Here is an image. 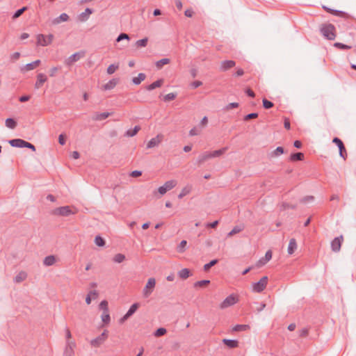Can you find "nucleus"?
<instances>
[{
	"instance_id": "obj_47",
	"label": "nucleus",
	"mask_w": 356,
	"mask_h": 356,
	"mask_svg": "<svg viewBox=\"0 0 356 356\" xmlns=\"http://www.w3.org/2000/svg\"><path fill=\"white\" fill-rule=\"evenodd\" d=\"M170 63V59L168 58H162L156 62V66L158 68H161L164 65H167Z\"/></svg>"
},
{
	"instance_id": "obj_32",
	"label": "nucleus",
	"mask_w": 356,
	"mask_h": 356,
	"mask_svg": "<svg viewBox=\"0 0 356 356\" xmlns=\"http://www.w3.org/2000/svg\"><path fill=\"white\" fill-rule=\"evenodd\" d=\"M180 278L186 280L191 276V271L188 268H183L178 273Z\"/></svg>"
},
{
	"instance_id": "obj_10",
	"label": "nucleus",
	"mask_w": 356,
	"mask_h": 356,
	"mask_svg": "<svg viewBox=\"0 0 356 356\" xmlns=\"http://www.w3.org/2000/svg\"><path fill=\"white\" fill-rule=\"evenodd\" d=\"M108 337V331L104 330L99 337L92 339L90 344L94 347H98L102 344Z\"/></svg>"
},
{
	"instance_id": "obj_56",
	"label": "nucleus",
	"mask_w": 356,
	"mask_h": 356,
	"mask_svg": "<svg viewBox=\"0 0 356 356\" xmlns=\"http://www.w3.org/2000/svg\"><path fill=\"white\" fill-rule=\"evenodd\" d=\"M186 244H187L186 241H185V240L181 241L177 247V252H184L185 250Z\"/></svg>"
},
{
	"instance_id": "obj_20",
	"label": "nucleus",
	"mask_w": 356,
	"mask_h": 356,
	"mask_svg": "<svg viewBox=\"0 0 356 356\" xmlns=\"http://www.w3.org/2000/svg\"><path fill=\"white\" fill-rule=\"evenodd\" d=\"M118 82H119V79H113L110 80L108 83L104 84L103 86V88L105 90H111L115 87V86L118 83Z\"/></svg>"
},
{
	"instance_id": "obj_50",
	"label": "nucleus",
	"mask_w": 356,
	"mask_h": 356,
	"mask_svg": "<svg viewBox=\"0 0 356 356\" xmlns=\"http://www.w3.org/2000/svg\"><path fill=\"white\" fill-rule=\"evenodd\" d=\"M167 332V330L164 327H160V328H158L155 332H154V336L156 337H162L163 336L164 334H165Z\"/></svg>"
},
{
	"instance_id": "obj_43",
	"label": "nucleus",
	"mask_w": 356,
	"mask_h": 356,
	"mask_svg": "<svg viewBox=\"0 0 356 356\" xmlns=\"http://www.w3.org/2000/svg\"><path fill=\"white\" fill-rule=\"evenodd\" d=\"M210 283L209 280H204L197 281L194 284L195 287H205Z\"/></svg>"
},
{
	"instance_id": "obj_42",
	"label": "nucleus",
	"mask_w": 356,
	"mask_h": 356,
	"mask_svg": "<svg viewBox=\"0 0 356 356\" xmlns=\"http://www.w3.org/2000/svg\"><path fill=\"white\" fill-rule=\"evenodd\" d=\"M218 263V259H213L209 263L204 264V270L207 272L210 270V268L217 264Z\"/></svg>"
},
{
	"instance_id": "obj_7",
	"label": "nucleus",
	"mask_w": 356,
	"mask_h": 356,
	"mask_svg": "<svg viewBox=\"0 0 356 356\" xmlns=\"http://www.w3.org/2000/svg\"><path fill=\"white\" fill-rule=\"evenodd\" d=\"M267 284L268 277L264 276L261 277L259 282L253 284V291L257 293H260L266 289Z\"/></svg>"
},
{
	"instance_id": "obj_59",
	"label": "nucleus",
	"mask_w": 356,
	"mask_h": 356,
	"mask_svg": "<svg viewBox=\"0 0 356 356\" xmlns=\"http://www.w3.org/2000/svg\"><path fill=\"white\" fill-rule=\"evenodd\" d=\"M218 224H219V221L218 220H215V221H213L212 222H208L206 225V227H208V228L215 229L218 225Z\"/></svg>"
},
{
	"instance_id": "obj_22",
	"label": "nucleus",
	"mask_w": 356,
	"mask_h": 356,
	"mask_svg": "<svg viewBox=\"0 0 356 356\" xmlns=\"http://www.w3.org/2000/svg\"><path fill=\"white\" fill-rule=\"evenodd\" d=\"M296 249H297L296 240L293 238H291L289 241V243L288 245V250H287L289 254H293Z\"/></svg>"
},
{
	"instance_id": "obj_19",
	"label": "nucleus",
	"mask_w": 356,
	"mask_h": 356,
	"mask_svg": "<svg viewBox=\"0 0 356 356\" xmlns=\"http://www.w3.org/2000/svg\"><path fill=\"white\" fill-rule=\"evenodd\" d=\"M209 159H211V154L209 152H206L198 156L197 163L199 165H200Z\"/></svg>"
},
{
	"instance_id": "obj_14",
	"label": "nucleus",
	"mask_w": 356,
	"mask_h": 356,
	"mask_svg": "<svg viewBox=\"0 0 356 356\" xmlns=\"http://www.w3.org/2000/svg\"><path fill=\"white\" fill-rule=\"evenodd\" d=\"M163 136L161 135H157L155 138H152L147 145V148H153L156 146H158Z\"/></svg>"
},
{
	"instance_id": "obj_3",
	"label": "nucleus",
	"mask_w": 356,
	"mask_h": 356,
	"mask_svg": "<svg viewBox=\"0 0 356 356\" xmlns=\"http://www.w3.org/2000/svg\"><path fill=\"white\" fill-rule=\"evenodd\" d=\"M76 211H72L69 206H64L56 208L51 212V214L59 216H69L72 214H75Z\"/></svg>"
},
{
	"instance_id": "obj_39",
	"label": "nucleus",
	"mask_w": 356,
	"mask_h": 356,
	"mask_svg": "<svg viewBox=\"0 0 356 356\" xmlns=\"http://www.w3.org/2000/svg\"><path fill=\"white\" fill-rule=\"evenodd\" d=\"M26 273L24 271L19 273L15 277V282L17 283L24 281L26 278Z\"/></svg>"
},
{
	"instance_id": "obj_36",
	"label": "nucleus",
	"mask_w": 356,
	"mask_h": 356,
	"mask_svg": "<svg viewBox=\"0 0 356 356\" xmlns=\"http://www.w3.org/2000/svg\"><path fill=\"white\" fill-rule=\"evenodd\" d=\"M140 304L138 302L134 303L126 314L131 317L136 312Z\"/></svg>"
},
{
	"instance_id": "obj_62",
	"label": "nucleus",
	"mask_w": 356,
	"mask_h": 356,
	"mask_svg": "<svg viewBox=\"0 0 356 356\" xmlns=\"http://www.w3.org/2000/svg\"><path fill=\"white\" fill-rule=\"evenodd\" d=\"M58 143L61 145H64L66 143L65 136L64 134H60L58 136Z\"/></svg>"
},
{
	"instance_id": "obj_44",
	"label": "nucleus",
	"mask_w": 356,
	"mask_h": 356,
	"mask_svg": "<svg viewBox=\"0 0 356 356\" xmlns=\"http://www.w3.org/2000/svg\"><path fill=\"white\" fill-rule=\"evenodd\" d=\"M95 243L99 247H103L105 245V240L100 236H97L95 237Z\"/></svg>"
},
{
	"instance_id": "obj_9",
	"label": "nucleus",
	"mask_w": 356,
	"mask_h": 356,
	"mask_svg": "<svg viewBox=\"0 0 356 356\" xmlns=\"http://www.w3.org/2000/svg\"><path fill=\"white\" fill-rule=\"evenodd\" d=\"M323 9L333 15L338 16V17H342V18H344L346 19L353 18L352 16H350L349 14H348L343 11L334 10V9L330 8L325 6H323Z\"/></svg>"
},
{
	"instance_id": "obj_16",
	"label": "nucleus",
	"mask_w": 356,
	"mask_h": 356,
	"mask_svg": "<svg viewBox=\"0 0 356 356\" xmlns=\"http://www.w3.org/2000/svg\"><path fill=\"white\" fill-rule=\"evenodd\" d=\"M47 80V77L45 74L42 73H40L37 75V81L35 84V88H40L42 84L46 82Z\"/></svg>"
},
{
	"instance_id": "obj_18",
	"label": "nucleus",
	"mask_w": 356,
	"mask_h": 356,
	"mask_svg": "<svg viewBox=\"0 0 356 356\" xmlns=\"http://www.w3.org/2000/svg\"><path fill=\"white\" fill-rule=\"evenodd\" d=\"M93 13L92 9L87 8L84 12L79 15V19L81 22H86L89 18L90 15Z\"/></svg>"
},
{
	"instance_id": "obj_13",
	"label": "nucleus",
	"mask_w": 356,
	"mask_h": 356,
	"mask_svg": "<svg viewBox=\"0 0 356 356\" xmlns=\"http://www.w3.org/2000/svg\"><path fill=\"white\" fill-rule=\"evenodd\" d=\"M40 63H41L40 60H36L32 63H28L21 67V71L22 72L31 71V70L35 69L36 67H38L40 64Z\"/></svg>"
},
{
	"instance_id": "obj_4",
	"label": "nucleus",
	"mask_w": 356,
	"mask_h": 356,
	"mask_svg": "<svg viewBox=\"0 0 356 356\" xmlns=\"http://www.w3.org/2000/svg\"><path fill=\"white\" fill-rule=\"evenodd\" d=\"M85 54L86 53L84 51H81L74 53L65 60V65L69 67L72 65L74 63L77 62L81 58H83L85 56Z\"/></svg>"
},
{
	"instance_id": "obj_17",
	"label": "nucleus",
	"mask_w": 356,
	"mask_h": 356,
	"mask_svg": "<svg viewBox=\"0 0 356 356\" xmlns=\"http://www.w3.org/2000/svg\"><path fill=\"white\" fill-rule=\"evenodd\" d=\"M70 19L69 15L67 13H62L58 16V17L54 18L52 20V24L56 25L58 24L63 22H67Z\"/></svg>"
},
{
	"instance_id": "obj_27",
	"label": "nucleus",
	"mask_w": 356,
	"mask_h": 356,
	"mask_svg": "<svg viewBox=\"0 0 356 356\" xmlns=\"http://www.w3.org/2000/svg\"><path fill=\"white\" fill-rule=\"evenodd\" d=\"M272 258V251L271 250H268L266 254H265V257L261 258L259 261V263L261 264V265H264L266 264L268 261H269Z\"/></svg>"
},
{
	"instance_id": "obj_30",
	"label": "nucleus",
	"mask_w": 356,
	"mask_h": 356,
	"mask_svg": "<svg viewBox=\"0 0 356 356\" xmlns=\"http://www.w3.org/2000/svg\"><path fill=\"white\" fill-rule=\"evenodd\" d=\"M146 79V74L144 73H139L138 76L134 77L132 81L135 85H139L143 81Z\"/></svg>"
},
{
	"instance_id": "obj_31",
	"label": "nucleus",
	"mask_w": 356,
	"mask_h": 356,
	"mask_svg": "<svg viewBox=\"0 0 356 356\" xmlns=\"http://www.w3.org/2000/svg\"><path fill=\"white\" fill-rule=\"evenodd\" d=\"M191 190H192L191 186H189V185L186 186L185 187H184L182 188L181 193L178 195V198L179 199L183 198L184 196L189 194L191 193Z\"/></svg>"
},
{
	"instance_id": "obj_51",
	"label": "nucleus",
	"mask_w": 356,
	"mask_h": 356,
	"mask_svg": "<svg viewBox=\"0 0 356 356\" xmlns=\"http://www.w3.org/2000/svg\"><path fill=\"white\" fill-rule=\"evenodd\" d=\"M262 102H263V106L266 109L271 108L274 106V104L272 102L268 100L266 98H264Z\"/></svg>"
},
{
	"instance_id": "obj_21",
	"label": "nucleus",
	"mask_w": 356,
	"mask_h": 356,
	"mask_svg": "<svg viewBox=\"0 0 356 356\" xmlns=\"http://www.w3.org/2000/svg\"><path fill=\"white\" fill-rule=\"evenodd\" d=\"M222 343L229 348H234L238 346V341L234 339H222Z\"/></svg>"
},
{
	"instance_id": "obj_35",
	"label": "nucleus",
	"mask_w": 356,
	"mask_h": 356,
	"mask_svg": "<svg viewBox=\"0 0 356 356\" xmlns=\"http://www.w3.org/2000/svg\"><path fill=\"white\" fill-rule=\"evenodd\" d=\"M91 296H93V298H96L98 296V293L97 291H91L89 292V293L87 295L86 298V302L87 305H90L92 301Z\"/></svg>"
},
{
	"instance_id": "obj_5",
	"label": "nucleus",
	"mask_w": 356,
	"mask_h": 356,
	"mask_svg": "<svg viewBox=\"0 0 356 356\" xmlns=\"http://www.w3.org/2000/svg\"><path fill=\"white\" fill-rule=\"evenodd\" d=\"M155 279L153 277L149 278L143 291V295L144 298H148L152 294L155 287Z\"/></svg>"
},
{
	"instance_id": "obj_6",
	"label": "nucleus",
	"mask_w": 356,
	"mask_h": 356,
	"mask_svg": "<svg viewBox=\"0 0 356 356\" xmlns=\"http://www.w3.org/2000/svg\"><path fill=\"white\" fill-rule=\"evenodd\" d=\"M238 298L236 296L231 294L227 296L220 304V309H225L238 302Z\"/></svg>"
},
{
	"instance_id": "obj_1",
	"label": "nucleus",
	"mask_w": 356,
	"mask_h": 356,
	"mask_svg": "<svg viewBox=\"0 0 356 356\" xmlns=\"http://www.w3.org/2000/svg\"><path fill=\"white\" fill-rule=\"evenodd\" d=\"M320 31L329 40H334L336 38V29L332 24H323L320 28Z\"/></svg>"
},
{
	"instance_id": "obj_60",
	"label": "nucleus",
	"mask_w": 356,
	"mask_h": 356,
	"mask_svg": "<svg viewBox=\"0 0 356 356\" xmlns=\"http://www.w3.org/2000/svg\"><path fill=\"white\" fill-rule=\"evenodd\" d=\"M238 106H239L238 103H236V102L229 103V104H227L226 106L225 109L226 110H230V109H232V108H238Z\"/></svg>"
},
{
	"instance_id": "obj_52",
	"label": "nucleus",
	"mask_w": 356,
	"mask_h": 356,
	"mask_svg": "<svg viewBox=\"0 0 356 356\" xmlns=\"http://www.w3.org/2000/svg\"><path fill=\"white\" fill-rule=\"evenodd\" d=\"M147 42H148L147 38H145L143 39L136 41V44L138 47H145L147 46Z\"/></svg>"
},
{
	"instance_id": "obj_58",
	"label": "nucleus",
	"mask_w": 356,
	"mask_h": 356,
	"mask_svg": "<svg viewBox=\"0 0 356 356\" xmlns=\"http://www.w3.org/2000/svg\"><path fill=\"white\" fill-rule=\"evenodd\" d=\"M296 208V205L290 204L286 203V202H284L282 204V210H286V209H295Z\"/></svg>"
},
{
	"instance_id": "obj_38",
	"label": "nucleus",
	"mask_w": 356,
	"mask_h": 356,
	"mask_svg": "<svg viewBox=\"0 0 356 356\" xmlns=\"http://www.w3.org/2000/svg\"><path fill=\"white\" fill-rule=\"evenodd\" d=\"M250 328L248 325H236L232 328L233 332L245 331Z\"/></svg>"
},
{
	"instance_id": "obj_49",
	"label": "nucleus",
	"mask_w": 356,
	"mask_h": 356,
	"mask_svg": "<svg viewBox=\"0 0 356 356\" xmlns=\"http://www.w3.org/2000/svg\"><path fill=\"white\" fill-rule=\"evenodd\" d=\"M119 68V65L117 64V65H115V64H112V65H110L108 68H107V73L108 74H113Z\"/></svg>"
},
{
	"instance_id": "obj_41",
	"label": "nucleus",
	"mask_w": 356,
	"mask_h": 356,
	"mask_svg": "<svg viewBox=\"0 0 356 356\" xmlns=\"http://www.w3.org/2000/svg\"><path fill=\"white\" fill-rule=\"evenodd\" d=\"M163 185L166 188L167 191H168L176 186L177 181H175V180L167 181Z\"/></svg>"
},
{
	"instance_id": "obj_61",
	"label": "nucleus",
	"mask_w": 356,
	"mask_h": 356,
	"mask_svg": "<svg viewBox=\"0 0 356 356\" xmlns=\"http://www.w3.org/2000/svg\"><path fill=\"white\" fill-rule=\"evenodd\" d=\"M309 334V329L307 328V327H305L303 329H302L301 330H300V337H305L308 335Z\"/></svg>"
},
{
	"instance_id": "obj_33",
	"label": "nucleus",
	"mask_w": 356,
	"mask_h": 356,
	"mask_svg": "<svg viewBox=\"0 0 356 356\" xmlns=\"http://www.w3.org/2000/svg\"><path fill=\"white\" fill-rule=\"evenodd\" d=\"M227 149L228 147H222V149L210 152L211 158L220 156L227 150Z\"/></svg>"
},
{
	"instance_id": "obj_15",
	"label": "nucleus",
	"mask_w": 356,
	"mask_h": 356,
	"mask_svg": "<svg viewBox=\"0 0 356 356\" xmlns=\"http://www.w3.org/2000/svg\"><path fill=\"white\" fill-rule=\"evenodd\" d=\"M8 143L12 147L22 148L25 147L26 141L23 139L16 138L10 140Z\"/></svg>"
},
{
	"instance_id": "obj_29",
	"label": "nucleus",
	"mask_w": 356,
	"mask_h": 356,
	"mask_svg": "<svg viewBox=\"0 0 356 356\" xmlns=\"http://www.w3.org/2000/svg\"><path fill=\"white\" fill-rule=\"evenodd\" d=\"M140 130V126H138V125L135 126L133 129L127 130L126 131L124 136H128V137H133V136H136Z\"/></svg>"
},
{
	"instance_id": "obj_8",
	"label": "nucleus",
	"mask_w": 356,
	"mask_h": 356,
	"mask_svg": "<svg viewBox=\"0 0 356 356\" xmlns=\"http://www.w3.org/2000/svg\"><path fill=\"white\" fill-rule=\"evenodd\" d=\"M332 143L339 147V155L345 160L347 157V152L343 141L339 138L334 137L332 140Z\"/></svg>"
},
{
	"instance_id": "obj_2",
	"label": "nucleus",
	"mask_w": 356,
	"mask_h": 356,
	"mask_svg": "<svg viewBox=\"0 0 356 356\" xmlns=\"http://www.w3.org/2000/svg\"><path fill=\"white\" fill-rule=\"evenodd\" d=\"M37 41L36 44L37 46H42V47H46L49 44H51L53 42V40L54 38V36L53 34H49L47 35H45L44 34H38L37 35Z\"/></svg>"
},
{
	"instance_id": "obj_40",
	"label": "nucleus",
	"mask_w": 356,
	"mask_h": 356,
	"mask_svg": "<svg viewBox=\"0 0 356 356\" xmlns=\"http://www.w3.org/2000/svg\"><path fill=\"white\" fill-rule=\"evenodd\" d=\"M284 153V149L282 147H277L273 152H271V157H276Z\"/></svg>"
},
{
	"instance_id": "obj_26",
	"label": "nucleus",
	"mask_w": 356,
	"mask_h": 356,
	"mask_svg": "<svg viewBox=\"0 0 356 356\" xmlns=\"http://www.w3.org/2000/svg\"><path fill=\"white\" fill-rule=\"evenodd\" d=\"M56 262V257L54 255H49L44 259L43 264L46 266H50Z\"/></svg>"
},
{
	"instance_id": "obj_11",
	"label": "nucleus",
	"mask_w": 356,
	"mask_h": 356,
	"mask_svg": "<svg viewBox=\"0 0 356 356\" xmlns=\"http://www.w3.org/2000/svg\"><path fill=\"white\" fill-rule=\"evenodd\" d=\"M343 241V236L342 235L334 238L331 242L332 250L334 252H338L341 250V244Z\"/></svg>"
},
{
	"instance_id": "obj_53",
	"label": "nucleus",
	"mask_w": 356,
	"mask_h": 356,
	"mask_svg": "<svg viewBox=\"0 0 356 356\" xmlns=\"http://www.w3.org/2000/svg\"><path fill=\"white\" fill-rule=\"evenodd\" d=\"M177 97V94L170 92L163 97L164 102H170L175 99Z\"/></svg>"
},
{
	"instance_id": "obj_45",
	"label": "nucleus",
	"mask_w": 356,
	"mask_h": 356,
	"mask_svg": "<svg viewBox=\"0 0 356 356\" xmlns=\"http://www.w3.org/2000/svg\"><path fill=\"white\" fill-rule=\"evenodd\" d=\"M125 259V256L122 254H116L113 257V261L115 263H122Z\"/></svg>"
},
{
	"instance_id": "obj_37",
	"label": "nucleus",
	"mask_w": 356,
	"mask_h": 356,
	"mask_svg": "<svg viewBox=\"0 0 356 356\" xmlns=\"http://www.w3.org/2000/svg\"><path fill=\"white\" fill-rule=\"evenodd\" d=\"M6 126L14 129L17 127V122L13 118H7L6 120Z\"/></svg>"
},
{
	"instance_id": "obj_12",
	"label": "nucleus",
	"mask_w": 356,
	"mask_h": 356,
	"mask_svg": "<svg viewBox=\"0 0 356 356\" xmlns=\"http://www.w3.org/2000/svg\"><path fill=\"white\" fill-rule=\"evenodd\" d=\"M236 65V62L232 60H224L221 63L220 66V71L226 72Z\"/></svg>"
},
{
	"instance_id": "obj_57",
	"label": "nucleus",
	"mask_w": 356,
	"mask_h": 356,
	"mask_svg": "<svg viewBox=\"0 0 356 356\" xmlns=\"http://www.w3.org/2000/svg\"><path fill=\"white\" fill-rule=\"evenodd\" d=\"M130 40V38H129V35H128V34L124 33H120V34L118 36V38H117V39H116V41H117V42H120V41H121V40Z\"/></svg>"
},
{
	"instance_id": "obj_63",
	"label": "nucleus",
	"mask_w": 356,
	"mask_h": 356,
	"mask_svg": "<svg viewBox=\"0 0 356 356\" xmlns=\"http://www.w3.org/2000/svg\"><path fill=\"white\" fill-rule=\"evenodd\" d=\"M202 85V82L200 81H195L191 83V86L193 88H197Z\"/></svg>"
},
{
	"instance_id": "obj_23",
	"label": "nucleus",
	"mask_w": 356,
	"mask_h": 356,
	"mask_svg": "<svg viewBox=\"0 0 356 356\" xmlns=\"http://www.w3.org/2000/svg\"><path fill=\"white\" fill-rule=\"evenodd\" d=\"M111 115L110 113L108 112H104V113H96L94 116L92 117V120L95 121H101L103 120L106 119Z\"/></svg>"
},
{
	"instance_id": "obj_46",
	"label": "nucleus",
	"mask_w": 356,
	"mask_h": 356,
	"mask_svg": "<svg viewBox=\"0 0 356 356\" xmlns=\"http://www.w3.org/2000/svg\"><path fill=\"white\" fill-rule=\"evenodd\" d=\"M102 320L105 324H108L111 321L109 312H103L102 314Z\"/></svg>"
},
{
	"instance_id": "obj_64",
	"label": "nucleus",
	"mask_w": 356,
	"mask_h": 356,
	"mask_svg": "<svg viewBox=\"0 0 356 356\" xmlns=\"http://www.w3.org/2000/svg\"><path fill=\"white\" fill-rule=\"evenodd\" d=\"M60 69L58 67H54L50 69L49 70V76H54L56 73L58 72V70Z\"/></svg>"
},
{
	"instance_id": "obj_34",
	"label": "nucleus",
	"mask_w": 356,
	"mask_h": 356,
	"mask_svg": "<svg viewBox=\"0 0 356 356\" xmlns=\"http://www.w3.org/2000/svg\"><path fill=\"white\" fill-rule=\"evenodd\" d=\"M27 10H28V7L27 6H24L22 8L18 9L13 14V15L12 17V19H16L17 18L19 17Z\"/></svg>"
},
{
	"instance_id": "obj_54",
	"label": "nucleus",
	"mask_w": 356,
	"mask_h": 356,
	"mask_svg": "<svg viewBox=\"0 0 356 356\" xmlns=\"http://www.w3.org/2000/svg\"><path fill=\"white\" fill-rule=\"evenodd\" d=\"M99 307L100 309L103 310V312H108V302L106 300H102L100 302Z\"/></svg>"
},
{
	"instance_id": "obj_55",
	"label": "nucleus",
	"mask_w": 356,
	"mask_h": 356,
	"mask_svg": "<svg viewBox=\"0 0 356 356\" xmlns=\"http://www.w3.org/2000/svg\"><path fill=\"white\" fill-rule=\"evenodd\" d=\"M258 113H249L246 115L244 116L243 118V120L244 121H248V120H250L252 119H255L258 117Z\"/></svg>"
},
{
	"instance_id": "obj_24",
	"label": "nucleus",
	"mask_w": 356,
	"mask_h": 356,
	"mask_svg": "<svg viewBox=\"0 0 356 356\" xmlns=\"http://www.w3.org/2000/svg\"><path fill=\"white\" fill-rule=\"evenodd\" d=\"M163 79H160L153 82L152 83L149 84V86H147L146 88L147 90H152L156 88L161 87L163 85Z\"/></svg>"
},
{
	"instance_id": "obj_25",
	"label": "nucleus",
	"mask_w": 356,
	"mask_h": 356,
	"mask_svg": "<svg viewBox=\"0 0 356 356\" xmlns=\"http://www.w3.org/2000/svg\"><path fill=\"white\" fill-rule=\"evenodd\" d=\"M290 161H299L304 159V154L302 152H296L291 154Z\"/></svg>"
},
{
	"instance_id": "obj_48",
	"label": "nucleus",
	"mask_w": 356,
	"mask_h": 356,
	"mask_svg": "<svg viewBox=\"0 0 356 356\" xmlns=\"http://www.w3.org/2000/svg\"><path fill=\"white\" fill-rule=\"evenodd\" d=\"M334 46L339 49H343V50L350 49L352 48V46L347 45V44H343L341 42H335L334 44Z\"/></svg>"
},
{
	"instance_id": "obj_28",
	"label": "nucleus",
	"mask_w": 356,
	"mask_h": 356,
	"mask_svg": "<svg viewBox=\"0 0 356 356\" xmlns=\"http://www.w3.org/2000/svg\"><path fill=\"white\" fill-rule=\"evenodd\" d=\"M243 229L244 225H236L227 234V236L231 237L234 234L242 232Z\"/></svg>"
}]
</instances>
